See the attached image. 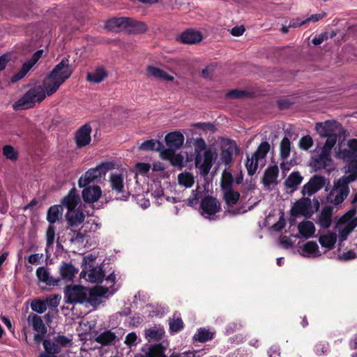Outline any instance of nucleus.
I'll return each mask as SVG.
<instances>
[{
	"label": "nucleus",
	"mask_w": 357,
	"mask_h": 357,
	"mask_svg": "<svg viewBox=\"0 0 357 357\" xmlns=\"http://www.w3.org/2000/svg\"><path fill=\"white\" fill-rule=\"evenodd\" d=\"M324 185V177L319 175H314L305 185H303L301 192L303 195L307 194L309 196H311L321 190Z\"/></svg>",
	"instance_id": "4468645a"
},
{
	"label": "nucleus",
	"mask_w": 357,
	"mask_h": 357,
	"mask_svg": "<svg viewBox=\"0 0 357 357\" xmlns=\"http://www.w3.org/2000/svg\"><path fill=\"white\" fill-rule=\"evenodd\" d=\"M109 182L112 189L116 193H121L122 200H126L130 196V192L125 190L123 184V177L120 174H112L109 176Z\"/></svg>",
	"instance_id": "2eb2a0df"
},
{
	"label": "nucleus",
	"mask_w": 357,
	"mask_h": 357,
	"mask_svg": "<svg viewBox=\"0 0 357 357\" xmlns=\"http://www.w3.org/2000/svg\"><path fill=\"white\" fill-rule=\"evenodd\" d=\"M58 77L49 73L43 80V87L36 86L30 89L20 99L15 102L13 108L15 110L31 108L36 102H42L46 97L54 94L63 84Z\"/></svg>",
	"instance_id": "f257e3e1"
},
{
	"label": "nucleus",
	"mask_w": 357,
	"mask_h": 357,
	"mask_svg": "<svg viewBox=\"0 0 357 357\" xmlns=\"http://www.w3.org/2000/svg\"><path fill=\"white\" fill-rule=\"evenodd\" d=\"M217 158L218 153L215 149L209 148L204 151L203 156H202V160L197 165H195L196 168L199 169L200 174L202 176H206L208 174Z\"/></svg>",
	"instance_id": "1a4fd4ad"
},
{
	"label": "nucleus",
	"mask_w": 357,
	"mask_h": 357,
	"mask_svg": "<svg viewBox=\"0 0 357 357\" xmlns=\"http://www.w3.org/2000/svg\"><path fill=\"white\" fill-rule=\"evenodd\" d=\"M178 182L179 185L185 188H190L195 183V178L190 172H182L178 175Z\"/></svg>",
	"instance_id": "a18cd8bd"
},
{
	"label": "nucleus",
	"mask_w": 357,
	"mask_h": 357,
	"mask_svg": "<svg viewBox=\"0 0 357 357\" xmlns=\"http://www.w3.org/2000/svg\"><path fill=\"white\" fill-rule=\"evenodd\" d=\"M214 333L211 332L208 329L203 327L197 329V333L192 337V340L194 342L204 343L213 340L214 338Z\"/></svg>",
	"instance_id": "f704fd0d"
},
{
	"label": "nucleus",
	"mask_w": 357,
	"mask_h": 357,
	"mask_svg": "<svg viewBox=\"0 0 357 357\" xmlns=\"http://www.w3.org/2000/svg\"><path fill=\"white\" fill-rule=\"evenodd\" d=\"M258 162L259 159L257 158H254L252 155L251 158H249V156L247 157L245 167L247 169L248 175L252 176L256 173L259 165Z\"/></svg>",
	"instance_id": "864d4df0"
},
{
	"label": "nucleus",
	"mask_w": 357,
	"mask_h": 357,
	"mask_svg": "<svg viewBox=\"0 0 357 357\" xmlns=\"http://www.w3.org/2000/svg\"><path fill=\"white\" fill-rule=\"evenodd\" d=\"M331 161L330 155L328 153L321 151V153L313 160V166L316 169L325 168L328 165Z\"/></svg>",
	"instance_id": "58836bf2"
},
{
	"label": "nucleus",
	"mask_w": 357,
	"mask_h": 357,
	"mask_svg": "<svg viewBox=\"0 0 357 357\" xmlns=\"http://www.w3.org/2000/svg\"><path fill=\"white\" fill-rule=\"evenodd\" d=\"M291 142L288 137H284L280 144V155L282 160H286L290 153Z\"/></svg>",
	"instance_id": "09e8293b"
},
{
	"label": "nucleus",
	"mask_w": 357,
	"mask_h": 357,
	"mask_svg": "<svg viewBox=\"0 0 357 357\" xmlns=\"http://www.w3.org/2000/svg\"><path fill=\"white\" fill-rule=\"evenodd\" d=\"M270 151V144L268 142H261L257 147V150L252 154L254 158H264Z\"/></svg>",
	"instance_id": "3c124183"
},
{
	"label": "nucleus",
	"mask_w": 357,
	"mask_h": 357,
	"mask_svg": "<svg viewBox=\"0 0 357 357\" xmlns=\"http://www.w3.org/2000/svg\"><path fill=\"white\" fill-rule=\"evenodd\" d=\"M147 73L149 76L153 77L157 79H161L166 81L172 82L174 77L169 75L167 73L161 70L157 67L149 66L147 67Z\"/></svg>",
	"instance_id": "72a5a7b5"
},
{
	"label": "nucleus",
	"mask_w": 357,
	"mask_h": 357,
	"mask_svg": "<svg viewBox=\"0 0 357 357\" xmlns=\"http://www.w3.org/2000/svg\"><path fill=\"white\" fill-rule=\"evenodd\" d=\"M82 196L83 200L86 203H94L101 197L102 190L100 186H85L83 188Z\"/></svg>",
	"instance_id": "a211bd4d"
},
{
	"label": "nucleus",
	"mask_w": 357,
	"mask_h": 357,
	"mask_svg": "<svg viewBox=\"0 0 357 357\" xmlns=\"http://www.w3.org/2000/svg\"><path fill=\"white\" fill-rule=\"evenodd\" d=\"M356 208H353L346 213L340 219L338 224L340 225H344V228L352 231L354 228L357 226V216H356Z\"/></svg>",
	"instance_id": "f3484780"
},
{
	"label": "nucleus",
	"mask_w": 357,
	"mask_h": 357,
	"mask_svg": "<svg viewBox=\"0 0 357 357\" xmlns=\"http://www.w3.org/2000/svg\"><path fill=\"white\" fill-rule=\"evenodd\" d=\"M313 145V139L310 135H305L299 140L298 146L303 150H308Z\"/></svg>",
	"instance_id": "bf43d9fd"
},
{
	"label": "nucleus",
	"mask_w": 357,
	"mask_h": 357,
	"mask_svg": "<svg viewBox=\"0 0 357 357\" xmlns=\"http://www.w3.org/2000/svg\"><path fill=\"white\" fill-rule=\"evenodd\" d=\"M158 151L160 152V155L162 158L165 160H169L174 156L176 150H174L172 148L168 147L167 149H165L163 146V149L161 150H159Z\"/></svg>",
	"instance_id": "69168bd1"
},
{
	"label": "nucleus",
	"mask_w": 357,
	"mask_h": 357,
	"mask_svg": "<svg viewBox=\"0 0 357 357\" xmlns=\"http://www.w3.org/2000/svg\"><path fill=\"white\" fill-rule=\"evenodd\" d=\"M28 324L32 326L33 329L37 333L34 335L33 341L38 344L43 340L47 333V328L44 324L42 318L36 314H30L27 318Z\"/></svg>",
	"instance_id": "0eeeda50"
},
{
	"label": "nucleus",
	"mask_w": 357,
	"mask_h": 357,
	"mask_svg": "<svg viewBox=\"0 0 357 357\" xmlns=\"http://www.w3.org/2000/svg\"><path fill=\"white\" fill-rule=\"evenodd\" d=\"M114 164L112 162H105L99 164L94 168H91L83 174L78 181L79 188H84L90 183L100 180L105 176L107 172L112 169Z\"/></svg>",
	"instance_id": "20e7f679"
},
{
	"label": "nucleus",
	"mask_w": 357,
	"mask_h": 357,
	"mask_svg": "<svg viewBox=\"0 0 357 357\" xmlns=\"http://www.w3.org/2000/svg\"><path fill=\"white\" fill-rule=\"evenodd\" d=\"M201 32L189 29L183 31L179 37V40L183 44H196L202 40Z\"/></svg>",
	"instance_id": "b1692460"
},
{
	"label": "nucleus",
	"mask_w": 357,
	"mask_h": 357,
	"mask_svg": "<svg viewBox=\"0 0 357 357\" xmlns=\"http://www.w3.org/2000/svg\"><path fill=\"white\" fill-rule=\"evenodd\" d=\"M64 299L68 304H82L86 302V291H64Z\"/></svg>",
	"instance_id": "cd10ccee"
},
{
	"label": "nucleus",
	"mask_w": 357,
	"mask_h": 357,
	"mask_svg": "<svg viewBox=\"0 0 357 357\" xmlns=\"http://www.w3.org/2000/svg\"><path fill=\"white\" fill-rule=\"evenodd\" d=\"M3 154L7 159L13 161L17 160L18 158L17 151L10 145H5L3 147Z\"/></svg>",
	"instance_id": "5fc2aeb1"
},
{
	"label": "nucleus",
	"mask_w": 357,
	"mask_h": 357,
	"mask_svg": "<svg viewBox=\"0 0 357 357\" xmlns=\"http://www.w3.org/2000/svg\"><path fill=\"white\" fill-rule=\"evenodd\" d=\"M73 69L69 64L68 57H64L55 66L53 70L50 73L52 75L58 77L62 82H65L73 74Z\"/></svg>",
	"instance_id": "9d476101"
},
{
	"label": "nucleus",
	"mask_w": 357,
	"mask_h": 357,
	"mask_svg": "<svg viewBox=\"0 0 357 357\" xmlns=\"http://www.w3.org/2000/svg\"><path fill=\"white\" fill-rule=\"evenodd\" d=\"M165 141L168 147L176 151L183 144L184 136L179 131H174L168 133L165 137Z\"/></svg>",
	"instance_id": "412c9836"
},
{
	"label": "nucleus",
	"mask_w": 357,
	"mask_h": 357,
	"mask_svg": "<svg viewBox=\"0 0 357 357\" xmlns=\"http://www.w3.org/2000/svg\"><path fill=\"white\" fill-rule=\"evenodd\" d=\"M347 159L350 160L347 171L350 174L346 177L349 178V181H355L357 179V157Z\"/></svg>",
	"instance_id": "49530a36"
},
{
	"label": "nucleus",
	"mask_w": 357,
	"mask_h": 357,
	"mask_svg": "<svg viewBox=\"0 0 357 357\" xmlns=\"http://www.w3.org/2000/svg\"><path fill=\"white\" fill-rule=\"evenodd\" d=\"M34 65L35 63L31 59L24 63L19 72L12 76L10 79L11 82L15 83L22 79Z\"/></svg>",
	"instance_id": "ea45409f"
},
{
	"label": "nucleus",
	"mask_w": 357,
	"mask_h": 357,
	"mask_svg": "<svg viewBox=\"0 0 357 357\" xmlns=\"http://www.w3.org/2000/svg\"><path fill=\"white\" fill-rule=\"evenodd\" d=\"M234 179L231 172L224 170L222 174L220 187L222 191L233 188Z\"/></svg>",
	"instance_id": "37998d69"
},
{
	"label": "nucleus",
	"mask_w": 357,
	"mask_h": 357,
	"mask_svg": "<svg viewBox=\"0 0 357 357\" xmlns=\"http://www.w3.org/2000/svg\"><path fill=\"white\" fill-rule=\"evenodd\" d=\"M318 245L314 241H308L303 247V250L308 254H313L318 250Z\"/></svg>",
	"instance_id": "0e129e2a"
},
{
	"label": "nucleus",
	"mask_w": 357,
	"mask_h": 357,
	"mask_svg": "<svg viewBox=\"0 0 357 357\" xmlns=\"http://www.w3.org/2000/svg\"><path fill=\"white\" fill-rule=\"evenodd\" d=\"M96 257L92 254H89L83 257L82 262L81 264L82 270L80 273V278L86 279L88 268H93V266H96Z\"/></svg>",
	"instance_id": "c9c22d12"
},
{
	"label": "nucleus",
	"mask_w": 357,
	"mask_h": 357,
	"mask_svg": "<svg viewBox=\"0 0 357 357\" xmlns=\"http://www.w3.org/2000/svg\"><path fill=\"white\" fill-rule=\"evenodd\" d=\"M126 31L129 33L141 34L146 32L148 28L146 24L141 21H137L132 17L126 20Z\"/></svg>",
	"instance_id": "4be33fe9"
},
{
	"label": "nucleus",
	"mask_w": 357,
	"mask_h": 357,
	"mask_svg": "<svg viewBox=\"0 0 357 357\" xmlns=\"http://www.w3.org/2000/svg\"><path fill=\"white\" fill-rule=\"evenodd\" d=\"M89 296L86 295V302L93 307H96L102 303V298L108 299L116 291H88Z\"/></svg>",
	"instance_id": "5701e85b"
},
{
	"label": "nucleus",
	"mask_w": 357,
	"mask_h": 357,
	"mask_svg": "<svg viewBox=\"0 0 357 357\" xmlns=\"http://www.w3.org/2000/svg\"><path fill=\"white\" fill-rule=\"evenodd\" d=\"M348 179L343 176L334 181L333 187L326 197L328 202L338 205L344 202L349 193V184L352 182Z\"/></svg>",
	"instance_id": "39448f33"
},
{
	"label": "nucleus",
	"mask_w": 357,
	"mask_h": 357,
	"mask_svg": "<svg viewBox=\"0 0 357 357\" xmlns=\"http://www.w3.org/2000/svg\"><path fill=\"white\" fill-rule=\"evenodd\" d=\"M36 276L40 282H43L49 286H59V280H56L52 275L44 266H40L36 269Z\"/></svg>",
	"instance_id": "a878e982"
},
{
	"label": "nucleus",
	"mask_w": 357,
	"mask_h": 357,
	"mask_svg": "<svg viewBox=\"0 0 357 357\" xmlns=\"http://www.w3.org/2000/svg\"><path fill=\"white\" fill-rule=\"evenodd\" d=\"M78 273V269L74 266L71 262L63 261L59 266L60 277L59 283L64 282L66 286L64 290H109V287L95 286L92 288H86L82 285H72L75 275Z\"/></svg>",
	"instance_id": "7ed1b4c3"
},
{
	"label": "nucleus",
	"mask_w": 357,
	"mask_h": 357,
	"mask_svg": "<svg viewBox=\"0 0 357 357\" xmlns=\"http://www.w3.org/2000/svg\"><path fill=\"white\" fill-rule=\"evenodd\" d=\"M42 342L43 344L44 349L47 353H52L56 355L61 352L60 346L56 343L55 340L52 341L50 339L43 338V340Z\"/></svg>",
	"instance_id": "8fccbe9b"
},
{
	"label": "nucleus",
	"mask_w": 357,
	"mask_h": 357,
	"mask_svg": "<svg viewBox=\"0 0 357 357\" xmlns=\"http://www.w3.org/2000/svg\"><path fill=\"white\" fill-rule=\"evenodd\" d=\"M163 149V144L155 139H149L143 143L139 146V151H158Z\"/></svg>",
	"instance_id": "e433bc0d"
},
{
	"label": "nucleus",
	"mask_w": 357,
	"mask_h": 357,
	"mask_svg": "<svg viewBox=\"0 0 357 357\" xmlns=\"http://www.w3.org/2000/svg\"><path fill=\"white\" fill-rule=\"evenodd\" d=\"M285 225L286 220L284 218V214L282 213L279 220L272 226V228L275 231H280L285 227Z\"/></svg>",
	"instance_id": "338daca9"
},
{
	"label": "nucleus",
	"mask_w": 357,
	"mask_h": 357,
	"mask_svg": "<svg viewBox=\"0 0 357 357\" xmlns=\"http://www.w3.org/2000/svg\"><path fill=\"white\" fill-rule=\"evenodd\" d=\"M298 229L299 234L305 238L312 237L315 232L314 224L309 220L300 222L298 225Z\"/></svg>",
	"instance_id": "473e14b6"
},
{
	"label": "nucleus",
	"mask_w": 357,
	"mask_h": 357,
	"mask_svg": "<svg viewBox=\"0 0 357 357\" xmlns=\"http://www.w3.org/2000/svg\"><path fill=\"white\" fill-rule=\"evenodd\" d=\"M55 238V227L50 224L46 230V241L48 247L53 245Z\"/></svg>",
	"instance_id": "13d9d810"
},
{
	"label": "nucleus",
	"mask_w": 357,
	"mask_h": 357,
	"mask_svg": "<svg viewBox=\"0 0 357 357\" xmlns=\"http://www.w3.org/2000/svg\"><path fill=\"white\" fill-rule=\"evenodd\" d=\"M349 149L340 150L337 153L340 158L346 160V158L357 157V139H349L347 142Z\"/></svg>",
	"instance_id": "c756f323"
},
{
	"label": "nucleus",
	"mask_w": 357,
	"mask_h": 357,
	"mask_svg": "<svg viewBox=\"0 0 357 357\" xmlns=\"http://www.w3.org/2000/svg\"><path fill=\"white\" fill-rule=\"evenodd\" d=\"M31 307L33 311L41 314L46 310L47 303L41 300H34L31 302Z\"/></svg>",
	"instance_id": "6e6d98bb"
},
{
	"label": "nucleus",
	"mask_w": 357,
	"mask_h": 357,
	"mask_svg": "<svg viewBox=\"0 0 357 357\" xmlns=\"http://www.w3.org/2000/svg\"><path fill=\"white\" fill-rule=\"evenodd\" d=\"M145 335L146 337L149 339V341H159L163 337L164 331L156 328H151L146 331Z\"/></svg>",
	"instance_id": "603ef678"
},
{
	"label": "nucleus",
	"mask_w": 357,
	"mask_h": 357,
	"mask_svg": "<svg viewBox=\"0 0 357 357\" xmlns=\"http://www.w3.org/2000/svg\"><path fill=\"white\" fill-rule=\"evenodd\" d=\"M165 350V347L162 344L151 345L146 353V357H167Z\"/></svg>",
	"instance_id": "de8ad7c7"
},
{
	"label": "nucleus",
	"mask_w": 357,
	"mask_h": 357,
	"mask_svg": "<svg viewBox=\"0 0 357 357\" xmlns=\"http://www.w3.org/2000/svg\"><path fill=\"white\" fill-rule=\"evenodd\" d=\"M278 174L279 169L276 165L269 166L266 169L262 177V183L264 187L268 188L271 185H278V182L277 178L278 177Z\"/></svg>",
	"instance_id": "aec40b11"
},
{
	"label": "nucleus",
	"mask_w": 357,
	"mask_h": 357,
	"mask_svg": "<svg viewBox=\"0 0 357 357\" xmlns=\"http://www.w3.org/2000/svg\"><path fill=\"white\" fill-rule=\"evenodd\" d=\"M80 202V197L75 188H73L61 201L62 207H66L68 211L77 209V206Z\"/></svg>",
	"instance_id": "dca6fc26"
},
{
	"label": "nucleus",
	"mask_w": 357,
	"mask_h": 357,
	"mask_svg": "<svg viewBox=\"0 0 357 357\" xmlns=\"http://www.w3.org/2000/svg\"><path fill=\"white\" fill-rule=\"evenodd\" d=\"M72 233L73 236L70 238V242L71 243H82L84 241L87 230L84 229V226H82L80 228L77 229V228H73V229H70Z\"/></svg>",
	"instance_id": "c03bdc74"
},
{
	"label": "nucleus",
	"mask_w": 357,
	"mask_h": 357,
	"mask_svg": "<svg viewBox=\"0 0 357 357\" xmlns=\"http://www.w3.org/2000/svg\"><path fill=\"white\" fill-rule=\"evenodd\" d=\"M290 214L293 217L302 215L307 219L310 218L313 215V211H311V199L308 197L298 199L291 207Z\"/></svg>",
	"instance_id": "6e6552de"
},
{
	"label": "nucleus",
	"mask_w": 357,
	"mask_h": 357,
	"mask_svg": "<svg viewBox=\"0 0 357 357\" xmlns=\"http://www.w3.org/2000/svg\"><path fill=\"white\" fill-rule=\"evenodd\" d=\"M85 214L79 208L67 211L65 215L67 229L77 228L85 220Z\"/></svg>",
	"instance_id": "ddd939ff"
},
{
	"label": "nucleus",
	"mask_w": 357,
	"mask_h": 357,
	"mask_svg": "<svg viewBox=\"0 0 357 357\" xmlns=\"http://www.w3.org/2000/svg\"><path fill=\"white\" fill-rule=\"evenodd\" d=\"M333 207L331 206H324L318 216L317 222L323 228L328 229L332 223V214Z\"/></svg>",
	"instance_id": "393cba45"
},
{
	"label": "nucleus",
	"mask_w": 357,
	"mask_h": 357,
	"mask_svg": "<svg viewBox=\"0 0 357 357\" xmlns=\"http://www.w3.org/2000/svg\"><path fill=\"white\" fill-rule=\"evenodd\" d=\"M184 324L181 318L174 319L169 323V328L172 332L177 333L183 328Z\"/></svg>",
	"instance_id": "e2e57ef3"
},
{
	"label": "nucleus",
	"mask_w": 357,
	"mask_h": 357,
	"mask_svg": "<svg viewBox=\"0 0 357 357\" xmlns=\"http://www.w3.org/2000/svg\"><path fill=\"white\" fill-rule=\"evenodd\" d=\"M194 145L195 153L196 154L195 159V165H197L199 162L202 160L201 153L203 151L206 150V144L203 138L199 137L195 139Z\"/></svg>",
	"instance_id": "79ce46f5"
},
{
	"label": "nucleus",
	"mask_w": 357,
	"mask_h": 357,
	"mask_svg": "<svg viewBox=\"0 0 357 357\" xmlns=\"http://www.w3.org/2000/svg\"><path fill=\"white\" fill-rule=\"evenodd\" d=\"M222 198L229 207L226 211V213L232 215L239 214V209H234L231 208L238 203L241 196L240 193L237 191H234V188L222 191Z\"/></svg>",
	"instance_id": "9b49d317"
},
{
	"label": "nucleus",
	"mask_w": 357,
	"mask_h": 357,
	"mask_svg": "<svg viewBox=\"0 0 357 357\" xmlns=\"http://www.w3.org/2000/svg\"><path fill=\"white\" fill-rule=\"evenodd\" d=\"M200 214L206 218L214 220L213 216L221 211V204L220 201L215 197L206 195L202 197V192L199 187L192 192V195L187 199V204L193 207L199 202Z\"/></svg>",
	"instance_id": "f03ea898"
},
{
	"label": "nucleus",
	"mask_w": 357,
	"mask_h": 357,
	"mask_svg": "<svg viewBox=\"0 0 357 357\" xmlns=\"http://www.w3.org/2000/svg\"><path fill=\"white\" fill-rule=\"evenodd\" d=\"M337 241V236L335 233H330L328 234L321 235L319 238V242L321 245L328 250L333 248L335 243Z\"/></svg>",
	"instance_id": "4c0bfd02"
},
{
	"label": "nucleus",
	"mask_w": 357,
	"mask_h": 357,
	"mask_svg": "<svg viewBox=\"0 0 357 357\" xmlns=\"http://www.w3.org/2000/svg\"><path fill=\"white\" fill-rule=\"evenodd\" d=\"M315 130L322 137H326V136H337L344 132L342 125L335 120H328L325 122L317 123Z\"/></svg>",
	"instance_id": "423d86ee"
},
{
	"label": "nucleus",
	"mask_w": 357,
	"mask_h": 357,
	"mask_svg": "<svg viewBox=\"0 0 357 357\" xmlns=\"http://www.w3.org/2000/svg\"><path fill=\"white\" fill-rule=\"evenodd\" d=\"M116 339L117 337L114 333L107 330L96 337L94 340L102 346H108L113 344Z\"/></svg>",
	"instance_id": "7c9ffc66"
},
{
	"label": "nucleus",
	"mask_w": 357,
	"mask_h": 357,
	"mask_svg": "<svg viewBox=\"0 0 357 357\" xmlns=\"http://www.w3.org/2000/svg\"><path fill=\"white\" fill-rule=\"evenodd\" d=\"M91 131L92 128L89 123L83 125L76 131L75 139L77 148H82L90 144Z\"/></svg>",
	"instance_id": "f8f14e48"
},
{
	"label": "nucleus",
	"mask_w": 357,
	"mask_h": 357,
	"mask_svg": "<svg viewBox=\"0 0 357 357\" xmlns=\"http://www.w3.org/2000/svg\"><path fill=\"white\" fill-rule=\"evenodd\" d=\"M56 343L60 346V348L68 346L70 342V340L64 335H58L54 337Z\"/></svg>",
	"instance_id": "774afa93"
},
{
	"label": "nucleus",
	"mask_w": 357,
	"mask_h": 357,
	"mask_svg": "<svg viewBox=\"0 0 357 357\" xmlns=\"http://www.w3.org/2000/svg\"><path fill=\"white\" fill-rule=\"evenodd\" d=\"M108 77V73L102 66L96 68L93 72L88 73L86 80L93 83H100L105 78Z\"/></svg>",
	"instance_id": "c85d7f7f"
},
{
	"label": "nucleus",
	"mask_w": 357,
	"mask_h": 357,
	"mask_svg": "<svg viewBox=\"0 0 357 357\" xmlns=\"http://www.w3.org/2000/svg\"><path fill=\"white\" fill-rule=\"evenodd\" d=\"M303 177L298 172H292L285 180L284 185L287 188L293 190L296 189V187L302 182Z\"/></svg>",
	"instance_id": "a19ab883"
},
{
	"label": "nucleus",
	"mask_w": 357,
	"mask_h": 357,
	"mask_svg": "<svg viewBox=\"0 0 357 357\" xmlns=\"http://www.w3.org/2000/svg\"><path fill=\"white\" fill-rule=\"evenodd\" d=\"M63 212V208L62 205H53L48 208L46 219L50 224L54 225L55 222L62 220Z\"/></svg>",
	"instance_id": "bb28decb"
},
{
	"label": "nucleus",
	"mask_w": 357,
	"mask_h": 357,
	"mask_svg": "<svg viewBox=\"0 0 357 357\" xmlns=\"http://www.w3.org/2000/svg\"><path fill=\"white\" fill-rule=\"evenodd\" d=\"M86 279L90 282L99 283L101 282L105 277L104 271L101 267L93 266V268H88Z\"/></svg>",
	"instance_id": "2f4dec72"
},
{
	"label": "nucleus",
	"mask_w": 357,
	"mask_h": 357,
	"mask_svg": "<svg viewBox=\"0 0 357 357\" xmlns=\"http://www.w3.org/2000/svg\"><path fill=\"white\" fill-rule=\"evenodd\" d=\"M127 17H113L106 21L105 29L114 33L126 31Z\"/></svg>",
	"instance_id": "6ab92c4d"
},
{
	"label": "nucleus",
	"mask_w": 357,
	"mask_h": 357,
	"mask_svg": "<svg viewBox=\"0 0 357 357\" xmlns=\"http://www.w3.org/2000/svg\"><path fill=\"white\" fill-rule=\"evenodd\" d=\"M247 94L246 91L233 89L227 93L226 97L230 99H238L245 97Z\"/></svg>",
	"instance_id": "680f3d73"
},
{
	"label": "nucleus",
	"mask_w": 357,
	"mask_h": 357,
	"mask_svg": "<svg viewBox=\"0 0 357 357\" xmlns=\"http://www.w3.org/2000/svg\"><path fill=\"white\" fill-rule=\"evenodd\" d=\"M220 159L222 163L229 165L233 160L232 151L229 149L222 150L220 153Z\"/></svg>",
	"instance_id": "052dcab7"
},
{
	"label": "nucleus",
	"mask_w": 357,
	"mask_h": 357,
	"mask_svg": "<svg viewBox=\"0 0 357 357\" xmlns=\"http://www.w3.org/2000/svg\"><path fill=\"white\" fill-rule=\"evenodd\" d=\"M327 139L321 149V151L328 153L330 155L332 148L337 142V136H326Z\"/></svg>",
	"instance_id": "4d7b16f0"
}]
</instances>
